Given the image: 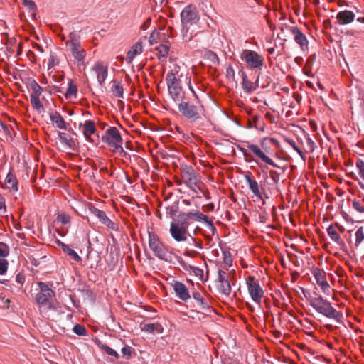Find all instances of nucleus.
<instances>
[{
    "mask_svg": "<svg viewBox=\"0 0 364 364\" xmlns=\"http://www.w3.org/2000/svg\"><path fill=\"white\" fill-rule=\"evenodd\" d=\"M302 293L309 305L318 313L323 315L326 318L333 319L338 323L341 322L343 314L337 311L328 301L319 295L316 290L310 291L302 289Z\"/></svg>",
    "mask_w": 364,
    "mask_h": 364,
    "instance_id": "obj_1",
    "label": "nucleus"
},
{
    "mask_svg": "<svg viewBox=\"0 0 364 364\" xmlns=\"http://www.w3.org/2000/svg\"><path fill=\"white\" fill-rule=\"evenodd\" d=\"M38 287L36 289L35 301L40 307H46L47 309H53L55 308V293L49 287L48 284L38 282Z\"/></svg>",
    "mask_w": 364,
    "mask_h": 364,
    "instance_id": "obj_2",
    "label": "nucleus"
},
{
    "mask_svg": "<svg viewBox=\"0 0 364 364\" xmlns=\"http://www.w3.org/2000/svg\"><path fill=\"white\" fill-rule=\"evenodd\" d=\"M178 112L191 122L198 123L202 119L204 110L202 105H196L189 101L180 102L178 104Z\"/></svg>",
    "mask_w": 364,
    "mask_h": 364,
    "instance_id": "obj_3",
    "label": "nucleus"
},
{
    "mask_svg": "<svg viewBox=\"0 0 364 364\" xmlns=\"http://www.w3.org/2000/svg\"><path fill=\"white\" fill-rule=\"evenodd\" d=\"M166 85L170 97L177 105L185 100V92L180 85V80L176 77L173 71L167 73L166 77Z\"/></svg>",
    "mask_w": 364,
    "mask_h": 364,
    "instance_id": "obj_4",
    "label": "nucleus"
},
{
    "mask_svg": "<svg viewBox=\"0 0 364 364\" xmlns=\"http://www.w3.org/2000/svg\"><path fill=\"white\" fill-rule=\"evenodd\" d=\"M240 59L250 70H261L264 65V57L257 52L249 49H243L240 55Z\"/></svg>",
    "mask_w": 364,
    "mask_h": 364,
    "instance_id": "obj_5",
    "label": "nucleus"
},
{
    "mask_svg": "<svg viewBox=\"0 0 364 364\" xmlns=\"http://www.w3.org/2000/svg\"><path fill=\"white\" fill-rule=\"evenodd\" d=\"M149 246L154 255L161 260L166 262L169 261L170 256L167 254L166 251L164 248V245L160 242L158 236L151 232H149Z\"/></svg>",
    "mask_w": 364,
    "mask_h": 364,
    "instance_id": "obj_6",
    "label": "nucleus"
},
{
    "mask_svg": "<svg viewBox=\"0 0 364 364\" xmlns=\"http://www.w3.org/2000/svg\"><path fill=\"white\" fill-rule=\"evenodd\" d=\"M201 219H203V213L197 210H192L186 213H181L178 220L175 221L188 230L193 221L200 222Z\"/></svg>",
    "mask_w": 364,
    "mask_h": 364,
    "instance_id": "obj_7",
    "label": "nucleus"
},
{
    "mask_svg": "<svg viewBox=\"0 0 364 364\" xmlns=\"http://www.w3.org/2000/svg\"><path fill=\"white\" fill-rule=\"evenodd\" d=\"M247 285L248 293L252 300L256 304H259L264 296V291L262 287L259 282L255 279L254 277L252 276L247 277Z\"/></svg>",
    "mask_w": 364,
    "mask_h": 364,
    "instance_id": "obj_8",
    "label": "nucleus"
},
{
    "mask_svg": "<svg viewBox=\"0 0 364 364\" xmlns=\"http://www.w3.org/2000/svg\"><path fill=\"white\" fill-rule=\"evenodd\" d=\"M181 176L185 184L193 191H196L197 184L200 178L197 172L191 167L186 166L182 169Z\"/></svg>",
    "mask_w": 364,
    "mask_h": 364,
    "instance_id": "obj_9",
    "label": "nucleus"
},
{
    "mask_svg": "<svg viewBox=\"0 0 364 364\" xmlns=\"http://www.w3.org/2000/svg\"><path fill=\"white\" fill-rule=\"evenodd\" d=\"M181 21L183 26L193 25L199 19L198 12L195 6L190 4L186 6L181 12Z\"/></svg>",
    "mask_w": 364,
    "mask_h": 364,
    "instance_id": "obj_10",
    "label": "nucleus"
},
{
    "mask_svg": "<svg viewBox=\"0 0 364 364\" xmlns=\"http://www.w3.org/2000/svg\"><path fill=\"white\" fill-rule=\"evenodd\" d=\"M169 232L172 238L178 242L186 241L190 236L188 231L175 220L171 223Z\"/></svg>",
    "mask_w": 364,
    "mask_h": 364,
    "instance_id": "obj_11",
    "label": "nucleus"
},
{
    "mask_svg": "<svg viewBox=\"0 0 364 364\" xmlns=\"http://www.w3.org/2000/svg\"><path fill=\"white\" fill-rule=\"evenodd\" d=\"M102 141L109 146L115 148L122 142V138L119 130L114 127L109 128L102 136Z\"/></svg>",
    "mask_w": 364,
    "mask_h": 364,
    "instance_id": "obj_12",
    "label": "nucleus"
},
{
    "mask_svg": "<svg viewBox=\"0 0 364 364\" xmlns=\"http://www.w3.org/2000/svg\"><path fill=\"white\" fill-rule=\"evenodd\" d=\"M247 146L261 161L267 163L269 165L272 166L273 167L281 169L282 172L284 173L285 168L284 167L279 166L277 164H275L267 155L265 154V153L259 148V146L247 142Z\"/></svg>",
    "mask_w": 364,
    "mask_h": 364,
    "instance_id": "obj_13",
    "label": "nucleus"
},
{
    "mask_svg": "<svg viewBox=\"0 0 364 364\" xmlns=\"http://www.w3.org/2000/svg\"><path fill=\"white\" fill-rule=\"evenodd\" d=\"M287 31L291 32L294 35L295 42L299 45L302 50H306L309 48V41L306 36L296 26H285Z\"/></svg>",
    "mask_w": 364,
    "mask_h": 364,
    "instance_id": "obj_14",
    "label": "nucleus"
},
{
    "mask_svg": "<svg viewBox=\"0 0 364 364\" xmlns=\"http://www.w3.org/2000/svg\"><path fill=\"white\" fill-rule=\"evenodd\" d=\"M170 284L171 285L176 296L179 299L186 301L191 298L188 289L183 283L178 280L173 279Z\"/></svg>",
    "mask_w": 364,
    "mask_h": 364,
    "instance_id": "obj_15",
    "label": "nucleus"
},
{
    "mask_svg": "<svg viewBox=\"0 0 364 364\" xmlns=\"http://www.w3.org/2000/svg\"><path fill=\"white\" fill-rule=\"evenodd\" d=\"M313 274L317 284L321 287L322 291L326 295H330L331 287L326 280L325 272L317 268L314 271Z\"/></svg>",
    "mask_w": 364,
    "mask_h": 364,
    "instance_id": "obj_16",
    "label": "nucleus"
},
{
    "mask_svg": "<svg viewBox=\"0 0 364 364\" xmlns=\"http://www.w3.org/2000/svg\"><path fill=\"white\" fill-rule=\"evenodd\" d=\"M75 34L71 33L70 37V50L72 55L78 62H83L85 58V53L83 49L80 46L79 43L74 39Z\"/></svg>",
    "mask_w": 364,
    "mask_h": 364,
    "instance_id": "obj_17",
    "label": "nucleus"
},
{
    "mask_svg": "<svg viewBox=\"0 0 364 364\" xmlns=\"http://www.w3.org/2000/svg\"><path fill=\"white\" fill-rule=\"evenodd\" d=\"M92 70L97 74V80L100 86H103L108 75L107 67L102 62H97L92 67Z\"/></svg>",
    "mask_w": 364,
    "mask_h": 364,
    "instance_id": "obj_18",
    "label": "nucleus"
},
{
    "mask_svg": "<svg viewBox=\"0 0 364 364\" xmlns=\"http://www.w3.org/2000/svg\"><path fill=\"white\" fill-rule=\"evenodd\" d=\"M218 281L220 282V289L221 293L225 295H229L231 292V286L227 272L223 270H219Z\"/></svg>",
    "mask_w": 364,
    "mask_h": 364,
    "instance_id": "obj_19",
    "label": "nucleus"
},
{
    "mask_svg": "<svg viewBox=\"0 0 364 364\" xmlns=\"http://www.w3.org/2000/svg\"><path fill=\"white\" fill-rule=\"evenodd\" d=\"M355 18V14L349 10L339 11L336 14V20L340 25H347L352 23Z\"/></svg>",
    "mask_w": 364,
    "mask_h": 364,
    "instance_id": "obj_20",
    "label": "nucleus"
},
{
    "mask_svg": "<svg viewBox=\"0 0 364 364\" xmlns=\"http://www.w3.org/2000/svg\"><path fill=\"white\" fill-rule=\"evenodd\" d=\"M245 179L249 186L250 190L253 193V194L256 197L262 198V194L259 191L258 183L255 180V178H252L251 175L246 174L245 175Z\"/></svg>",
    "mask_w": 364,
    "mask_h": 364,
    "instance_id": "obj_21",
    "label": "nucleus"
},
{
    "mask_svg": "<svg viewBox=\"0 0 364 364\" xmlns=\"http://www.w3.org/2000/svg\"><path fill=\"white\" fill-rule=\"evenodd\" d=\"M58 135L61 144L73 151L75 150L76 146L75 141L69 134L58 132Z\"/></svg>",
    "mask_w": 364,
    "mask_h": 364,
    "instance_id": "obj_22",
    "label": "nucleus"
},
{
    "mask_svg": "<svg viewBox=\"0 0 364 364\" xmlns=\"http://www.w3.org/2000/svg\"><path fill=\"white\" fill-rule=\"evenodd\" d=\"M50 119L58 129L63 130L67 129V124L59 112L56 111L51 112L50 114Z\"/></svg>",
    "mask_w": 364,
    "mask_h": 364,
    "instance_id": "obj_23",
    "label": "nucleus"
},
{
    "mask_svg": "<svg viewBox=\"0 0 364 364\" xmlns=\"http://www.w3.org/2000/svg\"><path fill=\"white\" fill-rule=\"evenodd\" d=\"M141 329L142 331L153 334H161L164 331V328L159 323L144 324L141 326Z\"/></svg>",
    "mask_w": 364,
    "mask_h": 364,
    "instance_id": "obj_24",
    "label": "nucleus"
},
{
    "mask_svg": "<svg viewBox=\"0 0 364 364\" xmlns=\"http://www.w3.org/2000/svg\"><path fill=\"white\" fill-rule=\"evenodd\" d=\"M193 298L197 301V306L203 311H210V306L200 292L194 291L192 294Z\"/></svg>",
    "mask_w": 364,
    "mask_h": 364,
    "instance_id": "obj_25",
    "label": "nucleus"
},
{
    "mask_svg": "<svg viewBox=\"0 0 364 364\" xmlns=\"http://www.w3.org/2000/svg\"><path fill=\"white\" fill-rule=\"evenodd\" d=\"M239 73L241 75L242 80V87L243 90L246 93H250L253 90H255V86L253 85V83L252 82L248 80L247 74L244 71L243 68H242L239 71Z\"/></svg>",
    "mask_w": 364,
    "mask_h": 364,
    "instance_id": "obj_26",
    "label": "nucleus"
},
{
    "mask_svg": "<svg viewBox=\"0 0 364 364\" xmlns=\"http://www.w3.org/2000/svg\"><path fill=\"white\" fill-rule=\"evenodd\" d=\"M142 52V46L139 43L134 44L127 54V63H132L133 59L136 55L140 54Z\"/></svg>",
    "mask_w": 364,
    "mask_h": 364,
    "instance_id": "obj_27",
    "label": "nucleus"
},
{
    "mask_svg": "<svg viewBox=\"0 0 364 364\" xmlns=\"http://www.w3.org/2000/svg\"><path fill=\"white\" fill-rule=\"evenodd\" d=\"M97 132L95 122L92 120H86L83 126V134L88 139L92 134H95Z\"/></svg>",
    "mask_w": 364,
    "mask_h": 364,
    "instance_id": "obj_28",
    "label": "nucleus"
},
{
    "mask_svg": "<svg viewBox=\"0 0 364 364\" xmlns=\"http://www.w3.org/2000/svg\"><path fill=\"white\" fill-rule=\"evenodd\" d=\"M88 210L90 212V213H92L93 215L97 218L102 224H104L105 222L108 218L105 211L97 208L92 204L89 205Z\"/></svg>",
    "mask_w": 364,
    "mask_h": 364,
    "instance_id": "obj_29",
    "label": "nucleus"
},
{
    "mask_svg": "<svg viewBox=\"0 0 364 364\" xmlns=\"http://www.w3.org/2000/svg\"><path fill=\"white\" fill-rule=\"evenodd\" d=\"M327 232L332 241L338 245H344L343 241L341 240L339 234L334 230L332 225L327 228Z\"/></svg>",
    "mask_w": 364,
    "mask_h": 364,
    "instance_id": "obj_30",
    "label": "nucleus"
},
{
    "mask_svg": "<svg viewBox=\"0 0 364 364\" xmlns=\"http://www.w3.org/2000/svg\"><path fill=\"white\" fill-rule=\"evenodd\" d=\"M113 85L111 87L112 92L114 95L117 97H124V89L121 84V82L118 80H113Z\"/></svg>",
    "mask_w": 364,
    "mask_h": 364,
    "instance_id": "obj_31",
    "label": "nucleus"
},
{
    "mask_svg": "<svg viewBox=\"0 0 364 364\" xmlns=\"http://www.w3.org/2000/svg\"><path fill=\"white\" fill-rule=\"evenodd\" d=\"M77 85L74 84L72 80H69L68 87L67 89L66 92L65 93V97L67 99H70L72 97L75 98L77 97Z\"/></svg>",
    "mask_w": 364,
    "mask_h": 364,
    "instance_id": "obj_32",
    "label": "nucleus"
},
{
    "mask_svg": "<svg viewBox=\"0 0 364 364\" xmlns=\"http://www.w3.org/2000/svg\"><path fill=\"white\" fill-rule=\"evenodd\" d=\"M97 346L100 347V349L104 350L107 355L114 357L116 359L119 358V353L105 343H102L101 342L98 341Z\"/></svg>",
    "mask_w": 364,
    "mask_h": 364,
    "instance_id": "obj_33",
    "label": "nucleus"
},
{
    "mask_svg": "<svg viewBox=\"0 0 364 364\" xmlns=\"http://www.w3.org/2000/svg\"><path fill=\"white\" fill-rule=\"evenodd\" d=\"M156 50H157V56L159 59L166 58L169 50V47L165 44H160L159 46L156 47Z\"/></svg>",
    "mask_w": 364,
    "mask_h": 364,
    "instance_id": "obj_34",
    "label": "nucleus"
},
{
    "mask_svg": "<svg viewBox=\"0 0 364 364\" xmlns=\"http://www.w3.org/2000/svg\"><path fill=\"white\" fill-rule=\"evenodd\" d=\"M29 87L32 91L31 96H40L43 92V88L38 84L36 80H32Z\"/></svg>",
    "mask_w": 364,
    "mask_h": 364,
    "instance_id": "obj_35",
    "label": "nucleus"
},
{
    "mask_svg": "<svg viewBox=\"0 0 364 364\" xmlns=\"http://www.w3.org/2000/svg\"><path fill=\"white\" fill-rule=\"evenodd\" d=\"M31 103L33 107L38 112H41L44 110L43 105L41 104L39 97L40 96H30Z\"/></svg>",
    "mask_w": 364,
    "mask_h": 364,
    "instance_id": "obj_36",
    "label": "nucleus"
},
{
    "mask_svg": "<svg viewBox=\"0 0 364 364\" xmlns=\"http://www.w3.org/2000/svg\"><path fill=\"white\" fill-rule=\"evenodd\" d=\"M200 222L205 224L208 227V228L211 231L213 235H215L217 233V229L215 227L213 221L208 218V215L203 214V219H201Z\"/></svg>",
    "mask_w": 364,
    "mask_h": 364,
    "instance_id": "obj_37",
    "label": "nucleus"
},
{
    "mask_svg": "<svg viewBox=\"0 0 364 364\" xmlns=\"http://www.w3.org/2000/svg\"><path fill=\"white\" fill-rule=\"evenodd\" d=\"M355 245L356 247H358L360 244L364 240V228L363 227H360L355 232Z\"/></svg>",
    "mask_w": 364,
    "mask_h": 364,
    "instance_id": "obj_38",
    "label": "nucleus"
},
{
    "mask_svg": "<svg viewBox=\"0 0 364 364\" xmlns=\"http://www.w3.org/2000/svg\"><path fill=\"white\" fill-rule=\"evenodd\" d=\"M5 181L8 184L11 185V188L14 190H15V191L18 190V182H17L15 176L11 172H9L7 174Z\"/></svg>",
    "mask_w": 364,
    "mask_h": 364,
    "instance_id": "obj_39",
    "label": "nucleus"
},
{
    "mask_svg": "<svg viewBox=\"0 0 364 364\" xmlns=\"http://www.w3.org/2000/svg\"><path fill=\"white\" fill-rule=\"evenodd\" d=\"M57 222L60 223L62 225H70V217L69 215L66 213H60L57 216Z\"/></svg>",
    "mask_w": 364,
    "mask_h": 364,
    "instance_id": "obj_40",
    "label": "nucleus"
},
{
    "mask_svg": "<svg viewBox=\"0 0 364 364\" xmlns=\"http://www.w3.org/2000/svg\"><path fill=\"white\" fill-rule=\"evenodd\" d=\"M73 331L75 334L78 336H85L87 334L86 328L80 324L75 325L73 326Z\"/></svg>",
    "mask_w": 364,
    "mask_h": 364,
    "instance_id": "obj_41",
    "label": "nucleus"
},
{
    "mask_svg": "<svg viewBox=\"0 0 364 364\" xmlns=\"http://www.w3.org/2000/svg\"><path fill=\"white\" fill-rule=\"evenodd\" d=\"M178 264L181 265V267L185 270V271H191V269L193 267L192 265L186 263L181 257L178 255L175 256Z\"/></svg>",
    "mask_w": 364,
    "mask_h": 364,
    "instance_id": "obj_42",
    "label": "nucleus"
},
{
    "mask_svg": "<svg viewBox=\"0 0 364 364\" xmlns=\"http://www.w3.org/2000/svg\"><path fill=\"white\" fill-rule=\"evenodd\" d=\"M64 252L67 253L75 261H81V257L79 256V255L70 247H68V249H66Z\"/></svg>",
    "mask_w": 364,
    "mask_h": 364,
    "instance_id": "obj_43",
    "label": "nucleus"
},
{
    "mask_svg": "<svg viewBox=\"0 0 364 364\" xmlns=\"http://www.w3.org/2000/svg\"><path fill=\"white\" fill-rule=\"evenodd\" d=\"M223 256L224 263L228 266L231 267L232 265V259L231 253L229 251L225 250L223 251Z\"/></svg>",
    "mask_w": 364,
    "mask_h": 364,
    "instance_id": "obj_44",
    "label": "nucleus"
},
{
    "mask_svg": "<svg viewBox=\"0 0 364 364\" xmlns=\"http://www.w3.org/2000/svg\"><path fill=\"white\" fill-rule=\"evenodd\" d=\"M9 262L6 259L0 258V275H4L7 272Z\"/></svg>",
    "mask_w": 364,
    "mask_h": 364,
    "instance_id": "obj_45",
    "label": "nucleus"
},
{
    "mask_svg": "<svg viewBox=\"0 0 364 364\" xmlns=\"http://www.w3.org/2000/svg\"><path fill=\"white\" fill-rule=\"evenodd\" d=\"M105 225H106L108 228L112 230H114V231H118L119 230V225L118 223H115V222H113L112 220H111L109 219V218H108L107 219V220L105 222V223L103 224Z\"/></svg>",
    "mask_w": 364,
    "mask_h": 364,
    "instance_id": "obj_46",
    "label": "nucleus"
},
{
    "mask_svg": "<svg viewBox=\"0 0 364 364\" xmlns=\"http://www.w3.org/2000/svg\"><path fill=\"white\" fill-rule=\"evenodd\" d=\"M280 173L275 170L269 171V177L274 181V185H277L279 181Z\"/></svg>",
    "mask_w": 364,
    "mask_h": 364,
    "instance_id": "obj_47",
    "label": "nucleus"
},
{
    "mask_svg": "<svg viewBox=\"0 0 364 364\" xmlns=\"http://www.w3.org/2000/svg\"><path fill=\"white\" fill-rule=\"evenodd\" d=\"M9 253V247L5 243L0 242V257H6Z\"/></svg>",
    "mask_w": 364,
    "mask_h": 364,
    "instance_id": "obj_48",
    "label": "nucleus"
},
{
    "mask_svg": "<svg viewBox=\"0 0 364 364\" xmlns=\"http://www.w3.org/2000/svg\"><path fill=\"white\" fill-rule=\"evenodd\" d=\"M191 272L193 273V274L197 277H199L200 279H203V271L202 269L199 268V267H194L193 266L192 269H191Z\"/></svg>",
    "mask_w": 364,
    "mask_h": 364,
    "instance_id": "obj_49",
    "label": "nucleus"
},
{
    "mask_svg": "<svg viewBox=\"0 0 364 364\" xmlns=\"http://www.w3.org/2000/svg\"><path fill=\"white\" fill-rule=\"evenodd\" d=\"M188 237H190V240L191 242V243H190L191 245H192L194 247H196L198 249H200V250L203 248V243L201 241L197 240L195 237H192L191 235Z\"/></svg>",
    "mask_w": 364,
    "mask_h": 364,
    "instance_id": "obj_50",
    "label": "nucleus"
},
{
    "mask_svg": "<svg viewBox=\"0 0 364 364\" xmlns=\"http://www.w3.org/2000/svg\"><path fill=\"white\" fill-rule=\"evenodd\" d=\"M122 353L124 356H126L127 358H129L132 355V348L130 346H125L122 348Z\"/></svg>",
    "mask_w": 364,
    "mask_h": 364,
    "instance_id": "obj_51",
    "label": "nucleus"
},
{
    "mask_svg": "<svg viewBox=\"0 0 364 364\" xmlns=\"http://www.w3.org/2000/svg\"><path fill=\"white\" fill-rule=\"evenodd\" d=\"M352 205L358 212L364 213V206L361 205L359 201L354 200L352 203Z\"/></svg>",
    "mask_w": 364,
    "mask_h": 364,
    "instance_id": "obj_52",
    "label": "nucleus"
},
{
    "mask_svg": "<svg viewBox=\"0 0 364 364\" xmlns=\"http://www.w3.org/2000/svg\"><path fill=\"white\" fill-rule=\"evenodd\" d=\"M226 76L229 80H235V70L231 65H229L226 69Z\"/></svg>",
    "mask_w": 364,
    "mask_h": 364,
    "instance_id": "obj_53",
    "label": "nucleus"
},
{
    "mask_svg": "<svg viewBox=\"0 0 364 364\" xmlns=\"http://www.w3.org/2000/svg\"><path fill=\"white\" fill-rule=\"evenodd\" d=\"M114 149L119 152L121 156L125 157L127 159L130 158V155L124 150V149L121 146V144L118 145L117 147H115Z\"/></svg>",
    "mask_w": 364,
    "mask_h": 364,
    "instance_id": "obj_54",
    "label": "nucleus"
},
{
    "mask_svg": "<svg viewBox=\"0 0 364 364\" xmlns=\"http://www.w3.org/2000/svg\"><path fill=\"white\" fill-rule=\"evenodd\" d=\"M289 145L304 159V156L301 150L296 144L293 140H288Z\"/></svg>",
    "mask_w": 364,
    "mask_h": 364,
    "instance_id": "obj_55",
    "label": "nucleus"
},
{
    "mask_svg": "<svg viewBox=\"0 0 364 364\" xmlns=\"http://www.w3.org/2000/svg\"><path fill=\"white\" fill-rule=\"evenodd\" d=\"M6 212L5 200L3 196L0 194V214H4Z\"/></svg>",
    "mask_w": 364,
    "mask_h": 364,
    "instance_id": "obj_56",
    "label": "nucleus"
},
{
    "mask_svg": "<svg viewBox=\"0 0 364 364\" xmlns=\"http://www.w3.org/2000/svg\"><path fill=\"white\" fill-rule=\"evenodd\" d=\"M285 26L286 24L280 27V33L277 35V38L282 40L284 42L287 41L286 36L284 35V31L287 30Z\"/></svg>",
    "mask_w": 364,
    "mask_h": 364,
    "instance_id": "obj_57",
    "label": "nucleus"
},
{
    "mask_svg": "<svg viewBox=\"0 0 364 364\" xmlns=\"http://www.w3.org/2000/svg\"><path fill=\"white\" fill-rule=\"evenodd\" d=\"M23 4L27 6L31 10H34L36 9V6L35 3L32 0H22Z\"/></svg>",
    "mask_w": 364,
    "mask_h": 364,
    "instance_id": "obj_58",
    "label": "nucleus"
},
{
    "mask_svg": "<svg viewBox=\"0 0 364 364\" xmlns=\"http://www.w3.org/2000/svg\"><path fill=\"white\" fill-rule=\"evenodd\" d=\"M237 148L243 154L244 156H245V157H251L252 156L250 152H249L247 151V149H246L245 148H244L241 146H239V145L237 146Z\"/></svg>",
    "mask_w": 364,
    "mask_h": 364,
    "instance_id": "obj_59",
    "label": "nucleus"
},
{
    "mask_svg": "<svg viewBox=\"0 0 364 364\" xmlns=\"http://www.w3.org/2000/svg\"><path fill=\"white\" fill-rule=\"evenodd\" d=\"M0 127L6 134L9 135L10 134L9 127L5 124H4L1 120H0Z\"/></svg>",
    "mask_w": 364,
    "mask_h": 364,
    "instance_id": "obj_60",
    "label": "nucleus"
},
{
    "mask_svg": "<svg viewBox=\"0 0 364 364\" xmlns=\"http://www.w3.org/2000/svg\"><path fill=\"white\" fill-rule=\"evenodd\" d=\"M0 127L6 134L9 135L10 134L9 127L5 124H4L1 120H0Z\"/></svg>",
    "mask_w": 364,
    "mask_h": 364,
    "instance_id": "obj_61",
    "label": "nucleus"
},
{
    "mask_svg": "<svg viewBox=\"0 0 364 364\" xmlns=\"http://www.w3.org/2000/svg\"><path fill=\"white\" fill-rule=\"evenodd\" d=\"M307 144L309 146V147L311 148V151H313L314 150V147H315V143L314 142V141L311 139V138H308L307 139Z\"/></svg>",
    "mask_w": 364,
    "mask_h": 364,
    "instance_id": "obj_62",
    "label": "nucleus"
},
{
    "mask_svg": "<svg viewBox=\"0 0 364 364\" xmlns=\"http://www.w3.org/2000/svg\"><path fill=\"white\" fill-rule=\"evenodd\" d=\"M356 166L358 170L364 168V161L361 159H358L356 162Z\"/></svg>",
    "mask_w": 364,
    "mask_h": 364,
    "instance_id": "obj_63",
    "label": "nucleus"
},
{
    "mask_svg": "<svg viewBox=\"0 0 364 364\" xmlns=\"http://www.w3.org/2000/svg\"><path fill=\"white\" fill-rule=\"evenodd\" d=\"M188 88H189L190 91L193 93V95H194V97H195L196 98H197V97H198V96H197V94H196V92H195V90H194V89H193V87L192 85H191V79H189V82H188Z\"/></svg>",
    "mask_w": 364,
    "mask_h": 364,
    "instance_id": "obj_64",
    "label": "nucleus"
}]
</instances>
